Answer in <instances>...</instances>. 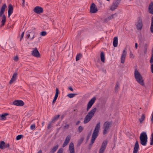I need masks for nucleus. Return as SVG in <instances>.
I'll list each match as a JSON object with an SVG mask.
<instances>
[{"label":"nucleus","instance_id":"f257e3e1","mask_svg":"<svg viewBox=\"0 0 153 153\" xmlns=\"http://www.w3.org/2000/svg\"><path fill=\"white\" fill-rule=\"evenodd\" d=\"M100 128V122H98L95 126V129L92 134L91 143L90 144V145H92L94 143L95 140L97 137Z\"/></svg>","mask_w":153,"mask_h":153},{"label":"nucleus","instance_id":"f03ea898","mask_svg":"<svg viewBox=\"0 0 153 153\" xmlns=\"http://www.w3.org/2000/svg\"><path fill=\"white\" fill-rule=\"evenodd\" d=\"M134 76L137 81L141 85L144 86L145 84L143 77L136 68L134 70Z\"/></svg>","mask_w":153,"mask_h":153},{"label":"nucleus","instance_id":"7ed1b4c3","mask_svg":"<svg viewBox=\"0 0 153 153\" xmlns=\"http://www.w3.org/2000/svg\"><path fill=\"white\" fill-rule=\"evenodd\" d=\"M134 76L137 81L141 85L144 86L145 84L143 77L136 68L134 70Z\"/></svg>","mask_w":153,"mask_h":153},{"label":"nucleus","instance_id":"20e7f679","mask_svg":"<svg viewBox=\"0 0 153 153\" xmlns=\"http://www.w3.org/2000/svg\"><path fill=\"white\" fill-rule=\"evenodd\" d=\"M97 109L95 108L92 109L85 117L83 123L84 124H86L89 122L94 116V113L96 112Z\"/></svg>","mask_w":153,"mask_h":153},{"label":"nucleus","instance_id":"39448f33","mask_svg":"<svg viewBox=\"0 0 153 153\" xmlns=\"http://www.w3.org/2000/svg\"><path fill=\"white\" fill-rule=\"evenodd\" d=\"M147 135L145 132H143L140 134V142L143 146H146L147 142Z\"/></svg>","mask_w":153,"mask_h":153},{"label":"nucleus","instance_id":"423d86ee","mask_svg":"<svg viewBox=\"0 0 153 153\" xmlns=\"http://www.w3.org/2000/svg\"><path fill=\"white\" fill-rule=\"evenodd\" d=\"M7 6L5 4H4L2 6L1 9V11L0 12V17L2 16V20L1 21V27L3 26L6 22V16L4 15L3 14H4V12L5 10V8Z\"/></svg>","mask_w":153,"mask_h":153},{"label":"nucleus","instance_id":"0eeeda50","mask_svg":"<svg viewBox=\"0 0 153 153\" xmlns=\"http://www.w3.org/2000/svg\"><path fill=\"white\" fill-rule=\"evenodd\" d=\"M111 125V123L110 122L106 121L104 123L103 127V134L105 135L107 134Z\"/></svg>","mask_w":153,"mask_h":153},{"label":"nucleus","instance_id":"6e6552de","mask_svg":"<svg viewBox=\"0 0 153 153\" xmlns=\"http://www.w3.org/2000/svg\"><path fill=\"white\" fill-rule=\"evenodd\" d=\"M120 1V0H114L113 3L110 7V9L111 11L114 10L118 7Z\"/></svg>","mask_w":153,"mask_h":153},{"label":"nucleus","instance_id":"1a4fd4ad","mask_svg":"<svg viewBox=\"0 0 153 153\" xmlns=\"http://www.w3.org/2000/svg\"><path fill=\"white\" fill-rule=\"evenodd\" d=\"M35 32L33 30H28L26 33V37L28 39L33 40L34 38Z\"/></svg>","mask_w":153,"mask_h":153},{"label":"nucleus","instance_id":"9d476101","mask_svg":"<svg viewBox=\"0 0 153 153\" xmlns=\"http://www.w3.org/2000/svg\"><path fill=\"white\" fill-rule=\"evenodd\" d=\"M108 142L107 140H104L102 143L99 153H103L107 146Z\"/></svg>","mask_w":153,"mask_h":153},{"label":"nucleus","instance_id":"9b49d317","mask_svg":"<svg viewBox=\"0 0 153 153\" xmlns=\"http://www.w3.org/2000/svg\"><path fill=\"white\" fill-rule=\"evenodd\" d=\"M136 26L137 29L138 30H141L142 28L143 25L142 21V19L140 17H139L138 18V21Z\"/></svg>","mask_w":153,"mask_h":153},{"label":"nucleus","instance_id":"f8f14e48","mask_svg":"<svg viewBox=\"0 0 153 153\" xmlns=\"http://www.w3.org/2000/svg\"><path fill=\"white\" fill-rule=\"evenodd\" d=\"M95 100V97H94L93 98H92L88 102L87 104V106L86 108V110L87 111H88L89 110V109L91 108L92 105L94 103Z\"/></svg>","mask_w":153,"mask_h":153},{"label":"nucleus","instance_id":"ddd939ff","mask_svg":"<svg viewBox=\"0 0 153 153\" xmlns=\"http://www.w3.org/2000/svg\"><path fill=\"white\" fill-rule=\"evenodd\" d=\"M98 11L95 4L94 3H92L90 7V12L91 13H96Z\"/></svg>","mask_w":153,"mask_h":153},{"label":"nucleus","instance_id":"4468645a","mask_svg":"<svg viewBox=\"0 0 153 153\" xmlns=\"http://www.w3.org/2000/svg\"><path fill=\"white\" fill-rule=\"evenodd\" d=\"M126 49L125 48L123 52L121 55V61L122 63H124L125 62V58L127 54Z\"/></svg>","mask_w":153,"mask_h":153},{"label":"nucleus","instance_id":"2eb2a0df","mask_svg":"<svg viewBox=\"0 0 153 153\" xmlns=\"http://www.w3.org/2000/svg\"><path fill=\"white\" fill-rule=\"evenodd\" d=\"M33 10L35 13L39 14L43 12V10L41 7L36 6L34 8Z\"/></svg>","mask_w":153,"mask_h":153},{"label":"nucleus","instance_id":"dca6fc26","mask_svg":"<svg viewBox=\"0 0 153 153\" xmlns=\"http://www.w3.org/2000/svg\"><path fill=\"white\" fill-rule=\"evenodd\" d=\"M31 54L34 57L39 58L40 56V54L36 48H35L31 52Z\"/></svg>","mask_w":153,"mask_h":153},{"label":"nucleus","instance_id":"f3484780","mask_svg":"<svg viewBox=\"0 0 153 153\" xmlns=\"http://www.w3.org/2000/svg\"><path fill=\"white\" fill-rule=\"evenodd\" d=\"M13 105L17 106H22L24 105V102L20 100H16L13 102Z\"/></svg>","mask_w":153,"mask_h":153},{"label":"nucleus","instance_id":"a211bd4d","mask_svg":"<svg viewBox=\"0 0 153 153\" xmlns=\"http://www.w3.org/2000/svg\"><path fill=\"white\" fill-rule=\"evenodd\" d=\"M69 150L70 153H75L74 145L72 142L71 143L69 144Z\"/></svg>","mask_w":153,"mask_h":153},{"label":"nucleus","instance_id":"6ab92c4d","mask_svg":"<svg viewBox=\"0 0 153 153\" xmlns=\"http://www.w3.org/2000/svg\"><path fill=\"white\" fill-rule=\"evenodd\" d=\"M17 74L16 72H15L13 74L12 78L9 82V83L12 84L15 81L16 79Z\"/></svg>","mask_w":153,"mask_h":153},{"label":"nucleus","instance_id":"aec40b11","mask_svg":"<svg viewBox=\"0 0 153 153\" xmlns=\"http://www.w3.org/2000/svg\"><path fill=\"white\" fill-rule=\"evenodd\" d=\"M139 148V146L138 142L136 141L134 144V149L133 153H138V151Z\"/></svg>","mask_w":153,"mask_h":153},{"label":"nucleus","instance_id":"412c9836","mask_svg":"<svg viewBox=\"0 0 153 153\" xmlns=\"http://www.w3.org/2000/svg\"><path fill=\"white\" fill-rule=\"evenodd\" d=\"M148 11L150 13L153 14V2L152 1L150 3L148 7Z\"/></svg>","mask_w":153,"mask_h":153},{"label":"nucleus","instance_id":"4be33fe9","mask_svg":"<svg viewBox=\"0 0 153 153\" xmlns=\"http://www.w3.org/2000/svg\"><path fill=\"white\" fill-rule=\"evenodd\" d=\"M59 90L58 88H56V93L52 102V103L54 104L58 96Z\"/></svg>","mask_w":153,"mask_h":153},{"label":"nucleus","instance_id":"5701e85b","mask_svg":"<svg viewBox=\"0 0 153 153\" xmlns=\"http://www.w3.org/2000/svg\"><path fill=\"white\" fill-rule=\"evenodd\" d=\"M13 7L11 4H10L8 6V15L9 17L13 13Z\"/></svg>","mask_w":153,"mask_h":153},{"label":"nucleus","instance_id":"b1692460","mask_svg":"<svg viewBox=\"0 0 153 153\" xmlns=\"http://www.w3.org/2000/svg\"><path fill=\"white\" fill-rule=\"evenodd\" d=\"M70 140V137L69 136H68L66 138L62 145V147H64L66 146L69 143Z\"/></svg>","mask_w":153,"mask_h":153},{"label":"nucleus","instance_id":"393cba45","mask_svg":"<svg viewBox=\"0 0 153 153\" xmlns=\"http://www.w3.org/2000/svg\"><path fill=\"white\" fill-rule=\"evenodd\" d=\"M59 147L58 144H57L51 148L49 152V153H54L58 149Z\"/></svg>","mask_w":153,"mask_h":153},{"label":"nucleus","instance_id":"a878e982","mask_svg":"<svg viewBox=\"0 0 153 153\" xmlns=\"http://www.w3.org/2000/svg\"><path fill=\"white\" fill-rule=\"evenodd\" d=\"M118 45V38L117 37H115L114 38L113 41V45L114 47H116Z\"/></svg>","mask_w":153,"mask_h":153},{"label":"nucleus","instance_id":"bb28decb","mask_svg":"<svg viewBox=\"0 0 153 153\" xmlns=\"http://www.w3.org/2000/svg\"><path fill=\"white\" fill-rule=\"evenodd\" d=\"M8 115L9 114L7 113H4L2 114H0V120H6V116Z\"/></svg>","mask_w":153,"mask_h":153},{"label":"nucleus","instance_id":"cd10ccee","mask_svg":"<svg viewBox=\"0 0 153 153\" xmlns=\"http://www.w3.org/2000/svg\"><path fill=\"white\" fill-rule=\"evenodd\" d=\"M117 16V14L115 13L114 14L111 15L110 16L108 17V19L109 20L111 19L115 18Z\"/></svg>","mask_w":153,"mask_h":153},{"label":"nucleus","instance_id":"c85d7f7f","mask_svg":"<svg viewBox=\"0 0 153 153\" xmlns=\"http://www.w3.org/2000/svg\"><path fill=\"white\" fill-rule=\"evenodd\" d=\"M101 60L102 62H105V54L103 52H102L100 53Z\"/></svg>","mask_w":153,"mask_h":153},{"label":"nucleus","instance_id":"c756f323","mask_svg":"<svg viewBox=\"0 0 153 153\" xmlns=\"http://www.w3.org/2000/svg\"><path fill=\"white\" fill-rule=\"evenodd\" d=\"M5 143L4 141L0 142V149H3L4 148Z\"/></svg>","mask_w":153,"mask_h":153},{"label":"nucleus","instance_id":"7c9ffc66","mask_svg":"<svg viewBox=\"0 0 153 153\" xmlns=\"http://www.w3.org/2000/svg\"><path fill=\"white\" fill-rule=\"evenodd\" d=\"M150 29L151 32L153 33V16H152L151 19V23Z\"/></svg>","mask_w":153,"mask_h":153},{"label":"nucleus","instance_id":"2f4dec72","mask_svg":"<svg viewBox=\"0 0 153 153\" xmlns=\"http://www.w3.org/2000/svg\"><path fill=\"white\" fill-rule=\"evenodd\" d=\"M82 54L81 53H79L77 54L76 56V61L79 60L82 57Z\"/></svg>","mask_w":153,"mask_h":153},{"label":"nucleus","instance_id":"473e14b6","mask_svg":"<svg viewBox=\"0 0 153 153\" xmlns=\"http://www.w3.org/2000/svg\"><path fill=\"white\" fill-rule=\"evenodd\" d=\"M145 118V114H143L141 116V118L139 119V120L140 123L143 122Z\"/></svg>","mask_w":153,"mask_h":153},{"label":"nucleus","instance_id":"72a5a7b5","mask_svg":"<svg viewBox=\"0 0 153 153\" xmlns=\"http://www.w3.org/2000/svg\"><path fill=\"white\" fill-rule=\"evenodd\" d=\"M76 94H68L67 96L68 97L70 98H72L74 97V96L76 95Z\"/></svg>","mask_w":153,"mask_h":153},{"label":"nucleus","instance_id":"f704fd0d","mask_svg":"<svg viewBox=\"0 0 153 153\" xmlns=\"http://www.w3.org/2000/svg\"><path fill=\"white\" fill-rule=\"evenodd\" d=\"M150 140V145H153V133L151 134Z\"/></svg>","mask_w":153,"mask_h":153},{"label":"nucleus","instance_id":"c9c22d12","mask_svg":"<svg viewBox=\"0 0 153 153\" xmlns=\"http://www.w3.org/2000/svg\"><path fill=\"white\" fill-rule=\"evenodd\" d=\"M53 122L52 120L50 122H49L47 127V128L48 129H49L51 128V127L52 125V123Z\"/></svg>","mask_w":153,"mask_h":153},{"label":"nucleus","instance_id":"e433bc0d","mask_svg":"<svg viewBox=\"0 0 153 153\" xmlns=\"http://www.w3.org/2000/svg\"><path fill=\"white\" fill-rule=\"evenodd\" d=\"M60 116V115H55L54 116V118H53V119H52V121H53V122H54V121H55Z\"/></svg>","mask_w":153,"mask_h":153},{"label":"nucleus","instance_id":"4c0bfd02","mask_svg":"<svg viewBox=\"0 0 153 153\" xmlns=\"http://www.w3.org/2000/svg\"><path fill=\"white\" fill-rule=\"evenodd\" d=\"M23 136L22 134L19 135L17 136L16 137V140H20L22 137H23Z\"/></svg>","mask_w":153,"mask_h":153},{"label":"nucleus","instance_id":"58836bf2","mask_svg":"<svg viewBox=\"0 0 153 153\" xmlns=\"http://www.w3.org/2000/svg\"><path fill=\"white\" fill-rule=\"evenodd\" d=\"M84 129V128L82 126H79L78 127V131L79 132H81Z\"/></svg>","mask_w":153,"mask_h":153},{"label":"nucleus","instance_id":"ea45409f","mask_svg":"<svg viewBox=\"0 0 153 153\" xmlns=\"http://www.w3.org/2000/svg\"><path fill=\"white\" fill-rule=\"evenodd\" d=\"M47 34V32L45 31H43L41 32V35L42 36H45Z\"/></svg>","mask_w":153,"mask_h":153},{"label":"nucleus","instance_id":"a19ab883","mask_svg":"<svg viewBox=\"0 0 153 153\" xmlns=\"http://www.w3.org/2000/svg\"><path fill=\"white\" fill-rule=\"evenodd\" d=\"M63 149L62 148H60L58 151L56 153H63Z\"/></svg>","mask_w":153,"mask_h":153},{"label":"nucleus","instance_id":"79ce46f5","mask_svg":"<svg viewBox=\"0 0 153 153\" xmlns=\"http://www.w3.org/2000/svg\"><path fill=\"white\" fill-rule=\"evenodd\" d=\"M147 47L145 46L144 47V50H143V52L145 54L146 53H147Z\"/></svg>","mask_w":153,"mask_h":153},{"label":"nucleus","instance_id":"37998d69","mask_svg":"<svg viewBox=\"0 0 153 153\" xmlns=\"http://www.w3.org/2000/svg\"><path fill=\"white\" fill-rule=\"evenodd\" d=\"M129 57L131 58H134V57L131 52H130L129 54Z\"/></svg>","mask_w":153,"mask_h":153},{"label":"nucleus","instance_id":"c03bdc74","mask_svg":"<svg viewBox=\"0 0 153 153\" xmlns=\"http://www.w3.org/2000/svg\"><path fill=\"white\" fill-rule=\"evenodd\" d=\"M35 126L34 124L31 125L30 126V128L31 130H33L35 129Z\"/></svg>","mask_w":153,"mask_h":153},{"label":"nucleus","instance_id":"a18cd8bd","mask_svg":"<svg viewBox=\"0 0 153 153\" xmlns=\"http://www.w3.org/2000/svg\"><path fill=\"white\" fill-rule=\"evenodd\" d=\"M150 68L151 71L153 74V64H152L151 65Z\"/></svg>","mask_w":153,"mask_h":153},{"label":"nucleus","instance_id":"49530a36","mask_svg":"<svg viewBox=\"0 0 153 153\" xmlns=\"http://www.w3.org/2000/svg\"><path fill=\"white\" fill-rule=\"evenodd\" d=\"M24 32L22 33L21 34V37L20 38V41H21V40L22 39V38L24 36Z\"/></svg>","mask_w":153,"mask_h":153},{"label":"nucleus","instance_id":"de8ad7c7","mask_svg":"<svg viewBox=\"0 0 153 153\" xmlns=\"http://www.w3.org/2000/svg\"><path fill=\"white\" fill-rule=\"evenodd\" d=\"M19 59V58L18 56H16L15 57H14V59L15 61H17Z\"/></svg>","mask_w":153,"mask_h":153},{"label":"nucleus","instance_id":"09e8293b","mask_svg":"<svg viewBox=\"0 0 153 153\" xmlns=\"http://www.w3.org/2000/svg\"><path fill=\"white\" fill-rule=\"evenodd\" d=\"M151 122L152 123H153V112H152V118L151 120Z\"/></svg>","mask_w":153,"mask_h":153},{"label":"nucleus","instance_id":"8fccbe9b","mask_svg":"<svg viewBox=\"0 0 153 153\" xmlns=\"http://www.w3.org/2000/svg\"><path fill=\"white\" fill-rule=\"evenodd\" d=\"M25 0H22V3L21 4L22 7H24L25 6Z\"/></svg>","mask_w":153,"mask_h":153},{"label":"nucleus","instance_id":"3c124183","mask_svg":"<svg viewBox=\"0 0 153 153\" xmlns=\"http://www.w3.org/2000/svg\"><path fill=\"white\" fill-rule=\"evenodd\" d=\"M9 146L10 145L9 143H7L6 144H5L4 148H8Z\"/></svg>","mask_w":153,"mask_h":153},{"label":"nucleus","instance_id":"603ef678","mask_svg":"<svg viewBox=\"0 0 153 153\" xmlns=\"http://www.w3.org/2000/svg\"><path fill=\"white\" fill-rule=\"evenodd\" d=\"M69 125L68 124H67L64 126V127L65 128H66L67 129H68L69 128Z\"/></svg>","mask_w":153,"mask_h":153},{"label":"nucleus","instance_id":"864d4df0","mask_svg":"<svg viewBox=\"0 0 153 153\" xmlns=\"http://www.w3.org/2000/svg\"><path fill=\"white\" fill-rule=\"evenodd\" d=\"M83 140V138H81V139H80V142H79L78 143V144H79V145H80L82 143Z\"/></svg>","mask_w":153,"mask_h":153},{"label":"nucleus","instance_id":"5fc2aeb1","mask_svg":"<svg viewBox=\"0 0 153 153\" xmlns=\"http://www.w3.org/2000/svg\"><path fill=\"white\" fill-rule=\"evenodd\" d=\"M119 88V85L117 83L115 86V89H117Z\"/></svg>","mask_w":153,"mask_h":153},{"label":"nucleus","instance_id":"6e6d98bb","mask_svg":"<svg viewBox=\"0 0 153 153\" xmlns=\"http://www.w3.org/2000/svg\"><path fill=\"white\" fill-rule=\"evenodd\" d=\"M68 89L72 91H73V89L71 86L68 87Z\"/></svg>","mask_w":153,"mask_h":153},{"label":"nucleus","instance_id":"4d7b16f0","mask_svg":"<svg viewBox=\"0 0 153 153\" xmlns=\"http://www.w3.org/2000/svg\"><path fill=\"white\" fill-rule=\"evenodd\" d=\"M80 121H78L76 122V125H78L79 123H80Z\"/></svg>","mask_w":153,"mask_h":153},{"label":"nucleus","instance_id":"13d9d810","mask_svg":"<svg viewBox=\"0 0 153 153\" xmlns=\"http://www.w3.org/2000/svg\"><path fill=\"white\" fill-rule=\"evenodd\" d=\"M137 43H135V48H136V49H137Z\"/></svg>","mask_w":153,"mask_h":153},{"label":"nucleus","instance_id":"bf43d9fd","mask_svg":"<svg viewBox=\"0 0 153 153\" xmlns=\"http://www.w3.org/2000/svg\"><path fill=\"white\" fill-rule=\"evenodd\" d=\"M37 153H42V151L41 150H40Z\"/></svg>","mask_w":153,"mask_h":153},{"label":"nucleus","instance_id":"052dcab7","mask_svg":"<svg viewBox=\"0 0 153 153\" xmlns=\"http://www.w3.org/2000/svg\"><path fill=\"white\" fill-rule=\"evenodd\" d=\"M89 136L88 135V136H87V139H89Z\"/></svg>","mask_w":153,"mask_h":153},{"label":"nucleus","instance_id":"680f3d73","mask_svg":"<svg viewBox=\"0 0 153 153\" xmlns=\"http://www.w3.org/2000/svg\"><path fill=\"white\" fill-rule=\"evenodd\" d=\"M80 35V34H79V33H78V35H77V36H79Z\"/></svg>","mask_w":153,"mask_h":153},{"label":"nucleus","instance_id":"e2e57ef3","mask_svg":"<svg viewBox=\"0 0 153 153\" xmlns=\"http://www.w3.org/2000/svg\"><path fill=\"white\" fill-rule=\"evenodd\" d=\"M106 1H110V0H106Z\"/></svg>","mask_w":153,"mask_h":153}]
</instances>
